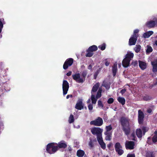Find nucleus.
I'll return each instance as SVG.
<instances>
[{
    "label": "nucleus",
    "instance_id": "nucleus-1",
    "mask_svg": "<svg viewBox=\"0 0 157 157\" xmlns=\"http://www.w3.org/2000/svg\"><path fill=\"white\" fill-rule=\"evenodd\" d=\"M129 121V119L126 117H122L120 119L123 131L126 135H129L130 131Z\"/></svg>",
    "mask_w": 157,
    "mask_h": 157
},
{
    "label": "nucleus",
    "instance_id": "nucleus-2",
    "mask_svg": "<svg viewBox=\"0 0 157 157\" xmlns=\"http://www.w3.org/2000/svg\"><path fill=\"white\" fill-rule=\"evenodd\" d=\"M57 150V144L56 143H49L47 145L46 151L48 153L50 154L54 153Z\"/></svg>",
    "mask_w": 157,
    "mask_h": 157
},
{
    "label": "nucleus",
    "instance_id": "nucleus-3",
    "mask_svg": "<svg viewBox=\"0 0 157 157\" xmlns=\"http://www.w3.org/2000/svg\"><path fill=\"white\" fill-rule=\"evenodd\" d=\"M102 129L99 127H94L91 129V132L92 134L94 135H96L97 139L102 137Z\"/></svg>",
    "mask_w": 157,
    "mask_h": 157
},
{
    "label": "nucleus",
    "instance_id": "nucleus-4",
    "mask_svg": "<svg viewBox=\"0 0 157 157\" xmlns=\"http://www.w3.org/2000/svg\"><path fill=\"white\" fill-rule=\"evenodd\" d=\"M103 121L102 118L98 117L95 120L91 121L90 124L91 125L99 126H101L103 124Z\"/></svg>",
    "mask_w": 157,
    "mask_h": 157
},
{
    "label": "nucleus",
    "instance_id": "nucleus-5",
    "mask_svg": "<svg viewBox=\"0 0 157 157\" xmlns=\"http://www.w3.org/2000/svg\"><path fill=\"white\" fill-rule=\"evenodd\" d=\"M69 88V84L68 82L66 80H63V82L62 88L63 94L64 95L66 94Z\"/></svg>",
    "mask_w": 157,
    "mask_h": 157
},
{
    "label": "nucleus",
    "instance_id": "nucleus-6",
    "mask_svg": "<svg viewBox=\"0 0 157 157\" xmlns=\"http://www.w3.org/2000/svg\"><path fill=\"white\" fill-rule=\"evenodd\" d=\"M72 77L74 80H75L76 82L78 83H82L84 82L83 80L80 75L79 73H76L72 75Z\"/></svg>",
    "mask_w": 157,
    "mask_h": 157
},
{
    "label": "nucleus",
    "instance_id": "nucleus-7",
    "mask_svg": "<svg viewBox=\"0 0 157 157\" xmlns=\"http://www.w3.org/2000/svg\"><path fill=\"white\" fill-rule=\"evenodd\" d=\"M73 62V59L72 58H69L67 59L64 62L63 65V68L64 70L67 69L69 66H71Z\"/></svg>",
    "mask_w": 157,
    "mask_h": 157
},
{
    "label": "nucleus",
    "instance_id": "nucleus-8",
    "mask_svg": "<svg viewBox=\"0 0 157 157\" xmlns=\"http://www.w3.org/2000/svg\"><path fill=\"white\" fill-rule=\"evenodd\" d=\"M146 25L149 28H151L157 26V19H154V21L151 20L147 22Z\"/></svg>",
    "mask_w": 157,
    "mask_h": 157
},
{
    "label": "nucleus",
    "instance_id": "nucleus-9",
    "mask_svg": "<svg viewBox=\"0 0 157 157\" xmlns=\"http://www.w3.org/2000/svg\"><path fill=\"white\" fill-rule=\"evenodd\" d=\"M125 147L127 149H133L134 148L135 143L134 142L127 141L126 142Z\"/></svg>",
    "mask_w": 157,
    "mask_h": 157
},
{
    "label": "nucleus",
    "instance_id": "nucleus-10",
    "mask_svg": "<svg viewBox=\"0 0 157 157\" xmlns=\"http://www.w3.org/2000/svg\"><path fill=\"white\" fill-rule=\"evenodd\" d=\"M151 64L152 67V71L155 74L157 72V59H156L151 62Z\"/></svg>",
    "mask_w": 157,
    "mask_h": 157
},
{
    "label": "nucleus",
    "instance_id": "nucleus-11",
    "mask_svg": "<svg viewBox=\"0 0 157 157\" xmlns=\"http://www.w3.org/2000/svg\"><path fill=\"white\" fill-rule=\"evenodd\" d=\"M137 36L135 35H133L130 38L129 41V44L131 46L135 45L137 40Z\"/></svg>",
    "mask_w": 157,
    "mask_h": 157
},
{
    "label": "nucleus",
    "instance_id": "nucleus-12",
    "mask_svg": "<svg viewBox=\"0 0 157 157\" xmlns=\"http://www.w3.org/2000/svg\"><path fill=\"white\" fill-rule=\"evenodd\" d=\"M144 115L143 112L140 110L138 111V121L140 124H142L143 123Z\"/></svg>",
    "mask_w": 157,
    "mask_h": 157
},
{
    "label": "nucleus",
    "instance_id": "nucleus-13",
    "mask_svg": "<svg viewBox=\"0 0 157 157\" xmlns=\"http://www.w3.org/2000/svg\"><path fill=\"white\" fill-rule=\"evenodd\" d=\"M0 89L2 90H4L6 91H9L10 90V89L8 87L6 82L0 83Z\"/></svg>",
    "mask_w": 157,
    "mask_h": 157
},
{
    "label": "nucleus",
    "instance_id": "nucleus-14",
    "mask_svg": "<svg viewBox=\"0 0 157 157\" xmlns=\"http://www.w3.org/2000/svg\"><path fill=\"white\" fill-rule=\"evenodd\" d=\"M75 108L78 110H81L83 109V104L82 100H79L75 106Z\"/></svg>",
    "mask_w": 157,
    "mask_h": 157
},
{
    "label": "nucleus",
    "instance_id": "nucleus-15",
    "mask_svg": "<svg viewBox=\"0 0 157 157\" xmlns=\"http://www.w3.org/2000/svg\"><path fill=\"white\" fill-rule=\"evenodd\" d=\"M97 140L101 147L103 150L106 148V144L103 141L102 137L97 139Z\"/></svg>",
    "mask_w": 157,
    "mask_h": 157
},
{
    "label": "nucleus",
    "instance_id": "nucleus-16",
    "mask_svg": "<svg viewBox=\"0 0 157 157\" xmlns=\"http://www.w3.org/2000/svg\"><path fill=\"white\" fill-rule=\"evenodd\" d=\"M133 56L134 54L131 52L128 51L127 52V54L125 55V58L130 61L133 58Z\"/></svg>",
    "mask_w": 157,
    "mask_h": 157
},
{
    "label": "nucleus",
    "instance_id": "nucleus-17",
    "mask_svg": "<svg viewBox=\"0 0 157 157\" xmlns=\"http://www.w3.org/2000/svg\"><path fill=\"white\" fill-rule=\"evenodd\" d=\"M130 61L124 58L122 61V65L124 67H128L129 65Z\"/></svg>",
    "mask_w": 157,
    "mask_h": 157
},
{
    "label": "nucleus",
    "instance_id": "nucleus-18",
    "mask_svg": "<svg viewBox=\"0 0 157 157\" xmlns=\"http://www.w3.org/2000/svg\"><path fill=\"white\" fill-rule=\"evenodd\" d=\"M67 145L64 141H61L57 144L58 147L65 148L66 147Z\"/></svg>",
    "mask_w": 157,
    "mask_h": 157
},
{
    "label": "nucleus",
    "instance_id": "nucleus-19",
    "mask_svg": "<svg viewBox=\"0 0 157 157\" xmlns=\"http://www.w3.org/2000/svg\"><path fill=\"white\" fill-rule=\"evenodd\" d=\"M104 134L106 136L105 140L107 141L110 140L111 139L112 132H105Z\"/></svg>",
    "mask_w": 157,
    "mask_h": 157
},
{
    "label": "nucleus",
    "instance_id": "nucleus-20",
    "mask_svg": "<svg viewBox=\"0 0 157 157\" xmlns=\"http://www.w3.org/2000/svg\"><path fill=\"white\" fill-rule=\"evenodd\" d=\"M139 65L140 67L142 70L145 69L147 67L146 63L144 62L141 61L139 62Z\"/></svg>",
    "mask_w": 157,
    "mask_h": 157
},
{
    "label": "nucleus",
    "instance_id": "nucleus-21",
    "mask_svg": "<svg viewBox=\"0 0 157 157\" xmlns=\"http://www.w3.org/2000/svg\"><path fill=\"white\" fill-rule=\"evenodd\" d=\"M153 33V32L151 31H148L144 33L143 35V37L145 38H148Z\"/></svg>",
    "mask_w": 157,
    "mask_h": 157
},
{
    "label": "nucleus",
    "instance_id": "nucleus-22",
    "mask_svg": "<svg viewBox=\"0 0 157 157\" xmlns=\"http://www.w3.org/2000/svg\"><path fill=\"white\" fill-rule=\"evenodd\" d=\"M117 71V65L116 63H114L112 67V72L113 76H115Z\"/></svg>",
    "mask_w": 157,
    "mask_h": 157
},
{
    "label": "nucleus",
    "instance_id": "nucleus-23",
    "mask_svg": "<svg viewBox=\"0 0 157 157\" xmlns=\"http://www.w3.org/2000/svg\"><path fill=\"white\" fill-rule=\"evenodd\" d=\"M117 100L118 102L120 103H121L122 105L125 104V100L124 98L119 97L117 98Z\"/></svg>",
    "mask_w": 157,
    "mask_h": 157
},
{
    "label": "nucleus",
    "instance_id": "nucleus-24",
    "mask_svg": "<svg viewBox=\"0 0 157 157\" xmlns=\"http://www.w3.org/2000/svg\"><path fill=\"white\" fill-rule=\"evenodd\" d=\"M99 86V84L97 83L93 87L91 93V94H93V92H95L97 90Z\"/></svg>",
    "mask_w": 157,
    "mask_h": 157
},
{
    "label": "nucleus",
    "instance_id": "nucleus-25",
    "mask_svg": "<svg viewBox=\"0 0 157 157\" xmlns=\"http://www.w3.org/2000/svg\"><path fill=\"white\" fill-rule=\"evenodd\" d=\"M84 154V151L81 150H78L77 152V155L78 157H82Z\"/></svg>",
    "mask_w": 157,
    "mask_h": 157
},
{
    "label": "nucleus",
    "instance_id": "nucleus-26",
    "mask_svg": "<svg viewBox=\"0 0 157 157\" xmlns=\"http://www.w3.org/2000/svg\"><path fill=\"white\" fill-rule=\"evenodd\" d=\"M88 49V51H90L93 52L97 50L98 47L96 46L93 45L89 47Z\"/></svg>",
    "mask_w": 157,
    "mask_h": 157
},
{
    "label": "nucleus",
    "instance_id": "nucleus-27",
    "mask_svg": "<svg viewBox=\"0 0 157 157\" xmlns=\"http://www.w3.org/2000/svg\"><path fill=\"white\" fill-rule=\"evenodd\" d=\"M136 134L138 138H141L142 136V130L140 128L137 129L136 131Z\"/></svg>",
    "mask_w": 157,
    "mask_h": 157
},
{
    "label": "nucleus",
    "instance_id": "nucleus-28",
    "mask_svg": "<svg viewBox=\"0 0 157 157\" xmlns=\"http://www.w3.org/2000/svg\"><path fill=\"white\" fill-rule=\"evenodd\" d=\"M145 157H155V154L153 152L147 151L146 153Z\"/></svg>",
    "mask_w": 157,
    "mask_h": 157
},
{
    "label": "nucleus",
    "instance_id": "nucleus-29",
    "mask_svg": "<svg viewBox=\"0 0 157 157\" xmlns=\"http://www.w3.org/2000/svg\"><path fill=\"white\" fill-rule=\"evenodd\" d=\"M105 129L106 131L105 132H112L111 131L112 129V127L111 125L106 126Z\"/></svg>",
    "mask_w": 157,
    "mask_h": 157
},
{
    "label": "nucleus",
    "instance_id": "nucleus-30",
    "mask_svg": "<svg viewBox=\"0 0 157 157\" xmlns=\"http://www.w3.org/2000/svg\"><path fill=\"white\" fill-rule=\"evenodd\" d=\"M97 99L96 97H95V96L92 94L91 95V100L93 104H95L97 100Z\"/></svg>",
    "mask_w": 157,
    "mask_h": 157
},
{
    "label": "nucleus",
    "instance_id": "nucleus-31",
    "mask_svg": "<svg viewBox=\"0 0 157 157\" xmlns=\"http://www.w3.org/2000/svg\"><path fill=\"white\" fill-rule=\"evenodd\" d=\"M134 51L136 53H138L141 49V46L140 45H137L136 46L134 49Z\"/></svg>",
    "mask_w": 157,
    "mask_h": 157
},
{
    "label": "nucleus",
    "instance_id": "nucleus-32",
    "mask_svg": "<svg viewBox=\"0 0 157 157\" xmlns=\"http://www.w3.org/2000/svg\"><path fill=\"white\" fill-rule=\"evenodd\" d=\"M115 150L122 148V147L121 145L120 144L119 142L116 143L115 145Z\"/></svg>",
    "mask_w": 157,
    "mask_h": 157
},
{
    "label": "nucleus",
    "instance_id": "nucleus-33",
    "mask_svg": "<svg viewBox=\"0 0 157 157\" xmlns=\"http://www.w3.org/2000/svg\"><path fill=\"white\" fill-rule=\"evenodd\" d=\"M102 92V89L101 88H99L98 91L97 93V94L96 96V98H100L101 96V93Z\"/></svg>",
    "mask_w": 157,
    "mask_h": 157
},
{
    "label": "nucleus",
    "instance_id": "nucleus-34",
    "mask_svg": "<svg viewBox=\"0 0 157 157\" xmlns=\"http://www.w3.org/2000/svg\"><path fill=\"white\" fill-rule=\"evenodd\" d=\"M87 71H83L82 73L81 77L83 79H84L83 80L84 82L85 81V80L87 74Z\"/></svg>",
    "mask_w": 157,
    "mask_h": 157
},
{
    "label": "nucleus",
    "instance_id": "nucleus-35",
    "mask_svg": "<svg viewBox=\"0 0 157 157\" xmlns=\"http://www.w3.org/2000/svg\"><path fill=\"white\" fill-rule=\"evenodd\" d=\"M155 135L152 138V141L154 143L157 142V130L155 132Z\"/></svg>",
    "mask_w": 157,
    "mask_h": 157
},
{
    "label": "nucleus",
    "instance_id": "nucleus-36",
    "mask_svg": "<svg viewBox=\"0 0 157 157\" xmlns=\"http://www.w3.org/2000/svg\"><path fill=\"white\" fill-rule=\"evenodd\" d=\"M74 121V118L73 115L72 114H71L68 119V122L69 123L71 124Z\"/></svg>",
    "mask_w": 157,
    "mask_h": 157
},
{
    "label": "nucleus",
    "instance_id": "nucleus-37",
    "mask_svg": "<svg viewBox=\"0 0 157 157\" xmlns=\"http://www.w3.org/2000/svg\"><path fill=\"white\" fill-rule=\"evenodd\" d=\"M147 49L146 51V53L147 54H149L152 51L153 49L149 45H147Z\"/></svg>",
    "mask_w": 157,
    "mask_h": 157
},
{
    "label": "nucleus",
    "instance_id": "nucleus-38",
    "mask_svg": "<svg viewBox=\"0 0 157 157\" xmlns=\"http://www.w3.org/2000/svg\"><path fill=\"white\" fill-rule=\"evenodd\" d=\"M102 86L105 87L107 90H109L110 88V84L106 82H104L102 84Z\"/></svg>",
    "mask_w": 157,
    "mask_h": 157
},
{
    "label": "nucleus",
    "instance_id": "nucleus-39",
    "mask_svg": "<svg viewBox=\"0 0 157 157\" xmlns=\"http://www.w3.org/2000/svg\"><path fill=\"white\" fill-rule=\"evenodd\" d=\"M87 53L86 55V57H91L93 55V52L90 51H88V49L87 50Z\"/></svg>",
    "mask_w": 157,
    "mask_h": 157
},
{
    "label": "nucleus",
    "instance_id": "nucleus-40",
    "mask_svg": "<svg viewBox=\"0 0 157 157\" xmlns=\"http://www.w3.org/2000/svg\"><path fill=\"white\" fill-rule=\"evenodd\" d=\"M142 129L143 131V134L144 135L145 133L148 130V128L146 127H143L142 128Z\"/></svg>",
    "mask_w": 157,
    "mask_h": 157
},
{
    "label": "nucleus",
    "instance_id": "nucleus-41",
    "mask_svg": "<svg viewBox=\"0 0 157 157\" xmlns=\"http://www.w3.org/2000/svg\"><path fill=\"white\" fill-rule=\"evenodd\" d=\"M116 151L117 153L118 154L120 155H121L124 153V151L122 149V148L116 150Z\"/></svg>",
    "mask_w": 157,
    "mask_h": 157
},
{
    "label": "nucleus",
    "instance_id": "nucleus-42",
    "mask_svg": "<svg viewBox=\"0 0 157 157\" xmlns=\"http://www.w3.org/2000/svg\"><path fill=\"white\" fill-rule=\"evenodd\" d=\"M98 48L101 50H104L105 48V44H102L99 46Z\"/></svg>",
    "mask_w": 157,
    "mask_h": 157
},
{
    "label": "nucleus",
    "instance_id": "nucleus-43",
    "mask_svg": "<svg viewBox=\"0 0 157 157\" xmlns=\"http://www.w3.org/2000/svg\"><path fill=\"white\" fill-rule=\"evenodd\" d=\"M89 146L90 148H92L94 146V143L93 141L90 140L89 142Z\"/></svg>",
    "mask_w": 157,
    "mask_h": 157
},
{
    "label": "nucleus",
    "instance_id": "nucleus-44",
    "mask_svg": "<svg viewBox=\"0 0 157 157\" xmlns=\"http://www.w3.org/2000/svg\"><path fill=\"white\" fill-rule=\"evenodd\" d=\"M98 105L99 107H101V108H103V105L101 102V101L99 100L98 101Z\"/></svg>",
    "mask_w": 157,
    "mask_h": 157
},
{
    "label": "nucleus",
    "instance_id": "nucleus-45",
    "mask_svg": "<svg viewBox=\"0 0 157 157\" xmlns=\"http://www.w3.org/2000/svg\"><path fill=\"white\" fill-rule=\"evenodd\" d=\"M114 101V99L112 98H109L108 101L107 102L108 104H110L112 103Z\"/></svg>",
    "mask_w": 157,
    "mask_h": 157
},
{
    "label": "nucleus",
    "instance_id": "nucleus-46",
    "mask_svg": "<svg viewBox=\"0 0 157 157\" xmlns=\"http://www.w3.org/2000/svg\"><path fill=\"white\" fill-rule=\"evenodd\" d=\"M100 70H98L94 73V79H96L99 73Z\"/></svg>",
    "mask_w": 157,
    "mask_h": 157
},
{
    "label": "nucleus",
    "instance_id": "nucleus-47",
    "mask_svg": "<svg viewBox=\"0 0 157 157\" xmlns=\"http://www.w3.org/2000/svg\"><path fill=\"white\" fill-rule=\"evenodd\" d=\"M88 108L90 110V111H91L93 109V105L91 104H89L88 105Z\"/></svg>",
    "mask_w": 157,
    "mask_h": 157
},
{
    "label": "nucleus",
    "instance_id": "nucleus-48",
    "mask_svg": "<svg viewBox=\"0 0 157 157\" xmlns=\"http://www.w3.org/2000/svg\"><path fill=\"white\" fill-rule=\"evenodd\" d=\"M131 64L132 65H133L134 66H135L137 65L138 62L137 61H133L132 62Z\"/></svg>",
    "mask_w": 157,
    "mask_h": 157
},
{
    "label": "nucleus",
    "instance_id": "nucleus-49",
    "mask_svg": "<svg viewBox=\"0 0 157 157\" xmlns=\"http://www.w3.org/2000/svg\"><path fill=\"white\" fill-rule=\"evenodd\" d=\"M127 157H135V155L134 154H128Z\"/></svg>",
    "mask_w": 157,
    "mask_h": 157
},
{
    "label": "nucleus",
    "instance_id": "nucleus-50",
    "mask_svg": "<svg viewBox=\"0 0 157 157\" xmlns=\"http://www.w3.org/2000/svg\"><path fill=\"white\" fill-rule=\"evenodd\" d=\"M126 91V90L125 89H122L121 91V93L122 94H123L124 93H125Z\"/></svg>",
    "mask_w": 157,
    "mask_h": 157
},
{
    "label": "nucleus",
    "instance_id": "nucleus-51",
    "mask_svg": "<svg viewBox=\"0 0 157 157\" xmlns=\"http://www.w3.org/2000/svg\"><path fill=\"white\" fill-rule=\"evenodd\" d=\"M139 30L137 29H135L134 31V34L133 35H135L136 36V33H137L139 32Z\"/></svg>",
    "mask_w": 157,
    "mask_h": 157
},
{
    "label": "nucleus",
    "instance_id": "nucleus-52",
    "mask_svg": "<svg viewBox=\"0 0 157 157\" xmlns=\"http://www.w3.org/2000/svg\"><path fill=\"white\" fill-rule=\"evenodd\" d=\"M105 61H106L105 63V65L106 66H108L109 65L110 63L109 62L107 61L106 59Z\"/></svg>",
    "mask_w": 157,
    "mask_h": 157
},
{
    "label": "nucleus",
    "instance_id": "nucleus-53",
    "mask_svg": "<svg viewBox=\"0 0 157 157\" xmlns=\"http://www.w3.org/2000/svg\"><path fill=\"white\" fill-rule=\"evenodd\" d=\"M71 73H72L71 71H70L68 72V73H67L66 75L67 76H70L71 75Z\"/></svg>",
    "mask_w": 157,
    "mask_h": 157
},
{
    "label": "nucleus",
    "instance_id": "nucleus-54",
    "mask_svg": "<svg viewBox=\"0 0 157 157\" xmlns=\"http://www.w3.org/2000/svg\"><path fill=\"white\" fill-rule=\"evenodd\" d=\"M92 68V66L91 64L89 65L88 67V69L89 70H91Z\"/></svg>",
    "mask_w": 157,
    "mask_h": 157
},
{
    "label": "nucleus",
    "instance_id": "nucleus-55",
    "mask_svg": "<svg viewBox=\"0 0 157 157\" xmlns=\"http://www.w3.org/2000/svg\"><path fill=\"white\" fill-rule=\"evenodd\" d=\"M72 95H68L66 97L67 99H68L69 98H72Z\"/></svg>",
    "mask_w": 157,
    "mask_h": 157
},
{
    "label": "nucleus",
    "instance_id": "nucleus-56",
    "mask_svg": "<svg viewBox=\"0 0 157 157\" xmlns=\"http://www.w3.org/2000/svg\"><path fill=\"white\" fill-rule=\"evenodd\" d=\"M151 112H152V110L151 109H149L147 110V112L148 113H151Z\"/></svg>",
    "mask_w": 157,
    "mask_h": 157
},
{
    "label": "nucleus",
    "instance_id": "nucleus-57",
    "mask_svg": "<svg viewBox=\"0 0 157 157\" xmlns=\"http://www.w3.org/2000/svg\"><path fill=\"white\" fill-rule=\"evenodd\" d=\"M68 150L69 151H71L72 150L71 148V147L69 146L68 148Z\"/></svg>",
    "mask_w": 157,
    "mask_h": 157
},
{
    "label": "nucleus",
    "instance_id": "nucleus-58",
    "mask_svg": "<svg viewBox=\"0 0 157 157\" xmlns=\"http://www.w3.org/2000/svg\"><path fill=\"white\" fill-rule=\"evenodd\" d=\"M112 144V143H110L107 145V147L109 148L111 146Z\"/></svg>",
    "mask_w": 157,
    "mask_h": 157
},
{
    "label": "nucleus",
    "instance_id": "nucleus-59",
    "mask_svg": "<svg viewBox=\"0 0 157 157\" xmlns=\"http://www.w3.org/2000/svg\"><path fill=\"white\" fill-rule=\"evenodd\" d=\"M90 101H91V100H90V98H89V99L87 101V103H90Z\"/></svg>",
    "mask_w": 157,
    "mask_h": 157
},
{
    "label": "nucleus",
    "instance_id": "nucleus-60",
    "mask_svg": "<svg viewBox=\"0 0 157 157\" xmlns=\"http://www.w3.org/2000/svg\"><path fill=\"white\" fill-rule=\"evenodd\" d=\"M155 44L157 46V40H155L154 42Z\"/></svg>",
    "mask_w": 157,
    "mask_h": 157
},
{
    "label": "nucleus",
    "instance_id": "nucleus-61",
    "mask_svg": "<svg viewBox=\"0 0 157 157\" xmlns=\"http://www.w3.org/2000/svg\"><path fill=\"white\" fill-rule=\"evenodd\" d=\"M107 118H104V120H107Z\"/></svg>",
    "mask_w": 157,
    "mask_h": 157
},
{
    "label": "nucleus",
    "instance_id": "nucleus-62",
    "mask_svg": "<svg viewBox=\"0 0 157 157\" xmlns=\"http://www.w3.org/2000/svg\"><path fill=\"white\" fill-rule=\"evenodd\" d=\"M2 35H0V38H1L2 37Z\"/></svg>",
    "mask_w": 157,
    "mask_h": 157
},
{
    "label": "nucleus",
    "instance_id": "nucleus-63",
    "mask_svg": "<svg viewBox=\"0 0 157 157\" xmlns=\"http://www.w3.org/2000/svg\"><path fill=\"white\" fill-rule=\"evenodd\" d=\"M119 65V66H120L121 65H120H120Z\"/></svg>",
    "mask_w": 157,
    "mask_h": 157
},
{
    "label": "nucleus",
    "instance_id": "nucleus-64",
    "mask_svg": "<svg viewBox=\"0 0 157 157\" xmlns=\"http://www.w3.org/2000/svg\"><path fill=\"white\" fill-rule=\"evenodd\" d=\"M150 138V137H148V139H149Z\"/></svg>",
    "mask_w": 157,
    "mask_h": 157
}]
</instances>
